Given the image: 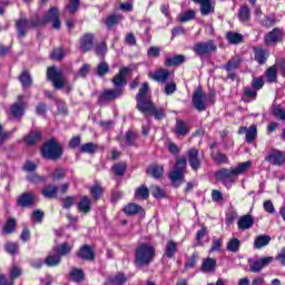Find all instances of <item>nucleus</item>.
I'll use <instances>...</instances> for the list:
<instances>
[{
    "instance_id": "aec40b11",
    "label": "nucleus",
    "mask_w": 285,
    "mask_h": 285,
    "mask_svg": "<svg viewBox=\"0 0 285 285\" xmlns=\"http://www.w3.org/2000/svg\"><path fill=\"white\" fill-rule=\"evenodd\" d=\"M76 255L79 257V259L85 262H95V252L89 245H83L80 247Z\"/></svg>"
},
{
    "instance_id": "e433bc0d",
    "label": "nucleus",
    "mask_w": 285,
    "mask_h": 285,
    "mask_svg": "<svg viewBox=\"0 0 285 285\" xmlns=\"http://www.w3.org/2000/svg\"><path fill=\"white\" fill-rule=\"evenodd\" d=\"M176 253H177V243H175L174 240H169L165 248V257H168V259H173Z\"/></svg>"
},
{
    "instance_id": "2f4dec72",
    "label": "nucleus",
    "mask_w": 285,
    "mask_h": 285,
    "mask_svg": "<svg viewBox=\"0 0 285 285\" xmlns=\"http://www.w3.org/2000/svg\"><path fill=\"white\" fill-rule=\"evenodd\" d=\"M53 250L59 257H63L66 255H69V253L72 250V245H70L69 243H62L56 246Z\"/></svg>"
},
{
    "instance_id": "20e7f679",
    "label": "nucleus",
    "mask_w": 285,
    "mask_h": 285,
    "mask_svg": "<svg viewBox=\"0 0 285 285\" xmlns=\"http://www.w3.org/2000/svg\"><path fill=\"white\" fill-rule=\"evenodd\" d=\"M41 153L45 159H51L52 161H57V159H61L63 155V148H61V144H59L57 139L51 138L50 140L45 142Z\"/></svg>"
},
{
    "instance_id": "4c0bfd02",
    "label": "nucleus",
    "mask_w": 285,
    "mask_h": 285,
    "mask_svg": "<svg viewBox=\"0 0 285 285\" xmlns=\"http://www.w3.org/2000/svg\"><path fill=\"white\" fill-rule=\"evenodd\" d=\"M252 166H253V161L250 160L238 164V166L234 168L236 176L239 177V175H244V173H248Z\"/></svg>"
},
{
    "instance_id": "de8ad7c7",
    "label": "nucleus",
    "mask_w": 285,
    "mask_h": 285,
    "mask_svg": "<svg viewBox=\"0 0 285 285\" xmlns=\"http://www.w3.org/2000/svg\"><path fill=\"white\" fill-rule=\"evenodd\" d=\"M97 149H98V146L95 142H87L80 147V153L95 155V153H97Z\"/></svg>"
},
{
    "instance_id": "2eb2a0df",
    "label": "nucleus",
    "mask_w": 285,
    "mask_h": 285,
    "mask_svg": "<svg viewBox=\"0 0 285 285\" xmlns=\"http://www.w3.org/2000/svg\"><path fill=\"white\" fill-rule=\"evenodd\" d=\"M265 161H268L272 166H284L285 154L279 150H273L265 157Z\"/></svg>"
},
{
    "instance_id": "f3484780",
    "label": "nucleus",
    "mask_w": 285,
    "mask_h": 285,
    "mask_svg": "<svg viewBox=\"0 0 285 285\" xmlns=\"http://www.w3.org/2000/svg\"><path fill=\"white\" fill-rule=\"evenodd\" d=\"M238 135H246L245 140L247 144H253L257 137V125H252L249 128L240 127L238 129Z\"/></svg>"
},
{
    "instance_id": "5701e85b",
    "label": "nucleus",
    "mask_w": 285,
    "mask_h": 285,
    "mask_svg": "<svg viewBox=\"0 0 285 285\" xmlns=\"http://www.w3.org/2000/svg\"><path fill=\"white\" fill-rule=\"evenodd\" d=\"M213 0H203L196 3L200 4V14L203 17H208V14H213L215 12V4L212 2Z\"/></svg>"
},
{
    "instance_id": "412c9836",
    "label": "nucleus",
    "mask_w": 285,
    "mask_h": 285,
    "mask_svg": "<svg viewBox=\"0 0 285 285\" xmlns=\"http://www.w3.org/2000/svg\"><path fill=\"white\" fill-rule=\"evenodd\" d=\"M253 224H255V218L248 214L242 216L237 222L239 230H248L249 228H253Z\"/></svg>"
},
{
    "instance_id": "338daca9",
    "label": "nucleus",
    "mask_w": 285,
    "mask_h": 285,
    "mask_svg": "<svg viewBox=\"0 0 285 285\" xmlns=\"http://www.w3.org/2000/svg\"><path fill=\"white\" fill-rule=\"evenodd\" d=\"M4 248L9 255H17L19 253V244L17 243H7Z\"/></svg>"
},
{
    "instance_id": "f03ea898",
    "label": "nucleus",
    "mask_w": 285,
    "mask_h": 285,
    "mask_svg": "<svg viewBox=\"0 0 285 285\" xmlns=\"http://www.w3.org/2000/svg\"><path fill=\"white\" fill-rule=\"evenodd\" d=\"M47 79L51 81L56 90H61V88H65L66 92H70V90H72V85L68 82V79H66L63 72H61V70L57 69L56 67L48 68Z\"/></svg>"
},
{
    "instance_id": "c9c22d12",
    "label": "nucleus",
    "mask_w": 285,
    "mask_h": 285,
    "mask_svg": "<svg viewBox=\"0 0 285 285\" xmlns=\"http://www.w3.org/2000/svg\"><path fill=\"white\" fill-rule=\"evenodd\" d=\"M150 197V189L146 187V185H141L140 187L136 188L135 190V198L136 199H148Z\"/></svg>"
},
{
    "instance_id": "ea45409f",
    "label": "nucleus",
    "mask_w": 285,
    "mask_h": 285,
    "mask_svg": "<svg viewBox=\"0 0 285 285\" xmlns=\"http://www.w3.org/2000/svg\"><path fill=\"white\" fill-rule=\"evenodd\" d=\"M147 173L151 175L155 179H159L164 175V167L159 165H154L147 169Z\"/></svg>"
},
{
    "instance_id": "c03bdc74",
    "label": "nucleus",
    "mask_w": 285,
    "mask_h": 285,
    "mask_svg": "<svg viewBox=\"0 0 285 285\" xmlns=\"http://www.w3.org/2000/svg\"><path fill=\"white\" fill-rule=\"evenodd\" d=\"M176 132L177 135H180L181 137H186L188 135V126L184 120H177L176 121Z\"/></svg>"
},
{
    "instance_id": "6e6d98bb",
    "label": "nucleus",
    "mask_w": 285,
    "mask_h": 285,
    "mask_svg": "<svg viewBox=\"0 0 285 285\" xmlns=\"http://www.w3.org/2000/svg\"><path fill=\"white\" fill-rule=\"evenodd\" d=\"M150 193L153 197H155V199H164V197H166V193L164 191V189H161V187L157 185L150 187Z\"/></svg>"
},
{
    "instance_id": "c756f323",
    "label": "nucleus",
    "mask_w": 285,
    "mask_h": 285,
    "mask_svg": "<svg viewBox=\"0 0 285 285\" xmlns=\"http://www.w3.org/2000/svg\"><path fill=\"white\" fill-rule=\"evenodd\" d=\"M124 213L129 216L139 215L144 213V208L135 203H130L124 208Z\"/></svg>"
},
{
    "instance_id": "4be33fe9",
    "label": "nucleus",
    "mask_w": 285,
    "mask_h": 285,
    "mask_svg": "<svg viewBox=\"0 0 285 285\" xmlns=\"http://www.w3.org/2000/svg\"><path fill=\"white\" fill-rule=\"evenodd\" d=\"M186 61V56L184 55H176L174 57H166L165 59V66L167 68H174L177 66H181Z\"/></svg>"
},
{
    "instance_id": "f8f14e48",
    "label": "nucleus",
    "mask_w": 285,
    "mask_h": 285,
    "mask_svg": "<svg viewBox=\"0 0 285 285\" xmlns=\"http://www.w3.org/2000/svg\"><path fill=\"white\" fill-rule=\"evenodd\" d=\"M149 79L153 81H157L158 83H166L168 79H170V71L168 69H156L155 71H150L148 73Z\"/></svg>"
},
{
    "instance_id": "a878e982",
    "label": "nucleus",
    "mask_w": 285,
    "mask_h": 285,
    "mask_svg": "<svg viewBox=\"0 0 285 285\" xmlns=\"http://www.w3.org/2000/svg\"><path fill=\"white\" fill-rule=\"evenodd\" d=\"M78 210H80V213H83L85 215H88V213L92 210V202L90 200V198H88V196H85L80 199V202L78 203Z\"/></svg>"
},
{
    "instance_id": "5fc2aeb1",
    "label": "nucleus",
    "mask_w": 285,
    "mask_h": 285,
    "mask_svg": "<svg viewBox=\"0 0 285 285\" xmlns=\"http://www.w3.org/2000/svg\"><path fill=\"white\" fill-rule=\"evenodd\" d=\"M186 164H187L186 157L177 158L176 164L174 166V170L183 174L186 173Z\"/></svg>"
},
{
    "instance_id": "e2e57ef3",
    "label": "nucleus",
    "mask_w": 285,
    "mask_h": 285,
    "mask_svg": "<svg viewBox=\"0 0 285 285\" xmlns=\"http://www.w3.org/2000/svg\"><path fill=\"white\" fill-rule=\"evenodd\" d=\"M266 77H267V81H269V83L277 81V69H275V67H269L266 70Z\"/></svg>"
},
{
    "instance_id": "0eeeda50",
    "label": "nucleus",
    "mask_w": 285,
    "mask_h": 285,
    "mask_svg": "<svg viewBox=\"0 0 285 285\" xmlns=\"http://www.w3.org/2000/svg\"><path fill=\"white\" fill-rule=\"evenodd\" d=\"M284 38V31L279 28H274L272 31L264 36V43L267 47L277 46Z\"/></svg>"
},
{
    "instance_id": "423d86ee",
    "label": "nucleus",
    "mask_w": 285,
    "mask_h": 285,
    "mask_svg": "<svg viewBox=\"0 0 285 285\" xmlns=\"http://www.w3.org/2000/svg\"><path fill=\"white\" fill-rule=\"evenodd\" d=\"M60 17L59 9H57V7H51L43 16L45 23H52V28L59 30L61 28Z\"/></svg>"
},
{
    "instance_id": "f704fd0d",
    "label": "nucleus",
    "mask_w": 285,
    "mask_h": 285,
    "mask_svg": "<svg viewBox=\"0 0 285 285\" xmlns=\"http://www.w3.org/2000/svg\"><path fill=\"white\" fill-rule=\"evenodd\" d=\"M255 52V61H257V63L263 65L266 63V59H268V51L262 49V48H255L254 49Z\"/></svg>"
},
{
    "instance_id": "cd10ccee",
    "label": "nucleus",
    "mask_w": 285,
    "mask_h": 285,
    "mask_svg": "<svg viewBox=\"0 0 285 285\" xmlns=\"http://www.w3.org/2000/svg\"><path fill=\"white\" fill-rule=\"evenodd\" d=\"M268 244H271V236L259 235V236H256V238L254 240V248L259 250V249L268 246Z\"/></svg>"
},
{
    "instance_id": "8fccbe9b",
    "label": "nucleus",
    "mask_w": 285,
    "mask_h": 285,
    "mask_svg": "<svg viewBox=\"0 0 285 285\" xmlns=\"http://www.w3.org/2000/svg\"><path fill=\"white\" fill-rule=\"evenodd\" d=\"M238 19L243 23L248 21L250 19V9L246 6L240 7L239 12H238Z\"/></svg>"
},
{
    "instance_id": "680f3d73",
    "label": "nucleus",
    "mask_w": 285,
    "mask_h": 285,
    "mask_svg": "<svg viewBox=\"0 0 285 285\" xmlns=\"http://www.w3.org/2000/svg\"><path fill=\"white\" fill-rule=\"evenodd\" d=\"M50 57L53 61H61V59L66 57V51H63L61 48L55 49Z\"/></svg>"
},
{
    "instance_id": "58836bf2",
    "label": "nucleus",
    "mask_w": 285,
    "mask_h": 285,
    "mask_svg": "<svg viewBox=\"0 0 285 285\" xmlns=\"http://www.w3.org/2000/svg\"><path fill=\"white\" fill-rule=\"evenodd\" d=\"M125 282H127L126 275L118 274L116 276L109 277L105 285H124Z\"/></svg>"
},
{
    "instance_id": "7c9ffc66",
    "label": "nucleus",
    "mask_w": 285,
    "mask_h": 285,
    "mask_svg": "<svg viewBox=\"0 0 285 285\" xmlns=\"http://www.w3.org/2000/svg\"><path fill=\"white\" fill-rule=\"evenodd\" d=\"M24 141L27 146H35V144L41 141V132L40 131H30L26 137Z\"/></svg>"
},
{
    "instance_id": "0e129e2a",
    "label": "nucleus",
    "mask_w": 285,
    "mask_h": 285,
    "mask_svg": "<svg viewBox=\"0 0 285 285\" xmlns=\"http://www.w3.org/2000/svg\"><path fill=\"white\" fill-rule=\"evenodd\" d=\"M208 234L206 227H202L197 233H196V242L194 244V246H202V239H204V237H206V235Z\"/></svg>"
},
{
    "instance_id": "a19ab883",
    "label": "nucleus",
    "mask_w": 285,
    "mask_h": 285,
    "mask_svg": "<svg viewBox=\"0 0 285 285\" xmlns=\"http://www.w3.org/2000/svg\"><path fill=\"white\" fill-rule=\"evenodd\" d=\"M147 112H150L151 115H154L155 119H164V117L166 116V114L164 112V109H157L154 102H151V108L145 110V112L142 114L147 115Z\"/></svg>"
},
{
    "instance_id": "9d476101",
    "label": "nucleus",
    "mask_w": 285,
    "mask_h": 285,
    "mask_svg": "<svg viewBox=\"0 0 285 285\" xmlns=\"http://www.w3.org/2000/svg\"><path fill=\"white\" fill-rule=\"evenodd\" d=\"M124 95V88L119 89H107L98 98L99 104H106V101H115Z\"/></svg>"
},
{
    "instance_id": "c85d7f7f",
    "label": "nucleus",
    "mask_w": 285,
    "mask_h": 285,
    "mask_svg": "<svg viewBox=\"0 0 285 285\" xmlns=\"http://www.w3.org/2000/svg\"><path fill=\"white\" fill-rule=\"evenodd\" d=\"M169 179L176 188H179L184 184V174L181 171H176L175 169L169 173Z\"/></svg>"
},
{
    "instance_id": "f257e3e1",
    "label": "nucleus",
    "mask_w": 285,
    "mask_h": 285,
    "mask_svg": "<svg viewBox=\"0 0 285 285\" xmlns=\"http://www.w3.org/2000/svg\"><path fill=\"white\" fill-rule=\"evenodd\" d=\"M157 255V250L155 247L148 243H141L135 249V266H150L153 262H155V256Z\"/></svg>"
},
{
    "instance_id": "bb28decb",
    "label": "nucleus",
    "mask_w": 285,
    "mask_h": 285,
    "mask_svg": "<svg viewBox=\"0 0 285 285\" xmlns=\"http://www.w3.org/2000/svg\"><path fill=\"white\" fill-rule=\"evenodd\" d=\"M41 193L46 199H57L59 187L55 185H47Z\"/></svg>"
},
{
    "instance_id": "49530a36",
    "label": "nucleus",
    "mask_w": 285,
    "mask_h": 285,
    "mask_svg": "<svg viewBox=\"0 0 285 285\" xmlns=\"http://www.w3.org/2000/svg\"><path fill=\"white\" fill-rule=\"evenodd\" d=\"M239 246H242V242L238 238H232L227 243V250H229V253H238Z\"/></svg>"
},
{
    "instance_id": "dca6fc26",
    "label": "nucleus",
    "mask_w": 285,
    "mask_h": 285,
    "mask_svg": "<svg viewBox=\"0 0 285 285\" xmlns=\"http://www.w3.org/2000/svg\"><path fill=\"white\" fill-rule=\"evenodd\" d=\"M95 47V35L92 33H85L80 38V50L81 52H90Z\"/></svg>"
},
{
    "instance_id": "39448f33",
    "label": "nucleus",
    "mask_w": 285,
    "mask_h": 285,
    "mask_svg": "<svg viewBox=\"0 0 285 285\" xmlns=\"http://www.w3.org/2000/svg\"><path fill=\"white\" fill-rule=\"evenodd\" d=\"M216 50H217V42H215V40L197 42L194 46V52L198 57H210V55H213V52H215Z\"/></svg>"
},
{
    "instance_id": "603ef678",
    "label": "nucleus",
    "mask_w": 285,
    "mask_h": 285,
    "mask_svg": "<svg viewBox=\"0 0 285 285\" xmlns=\"http://www.w3.org/2000/svg\"><path fill=\"white\" fill-rule=\"evenodd\" d=\"M14 228H17V219L9 218L3 226V232L7 235H10V234L14 233Z\"/></svg>"
},
{
    "instance_id": "6e6552de",
    "label": "nucleus",
    "mask_w": 285,
    "mask_h": 285,
    "mask_svg": "<svg viewBox=\"0 0 285 285\" xmlns=\"http://www.w3.org/2000/svg\"><path fill=\"white\" fill-rule=\"evenodd\" d=\"M193 106L198 110V112H204L206 110V101H208V96L202 89H197L193 95Z\"/></svg>"
},
{
    "instance_id": "7ed1b4c3",
    "label": "nucleus",
    "mask_w": 285,
    "mask_h": 285,
    "mask_svg": "<svg viewBox=\"0 0 285 285\" xmlns=\"http://www.w3.org/2000/svg\"><path fill=\"white\" fill-rule=\"evenodd\" d=\"M150 86L148 82H144L139 91L136 96V108L139 112H146V110H150L153 108V100L150 99Z\"/></svg>"
},
{
    "instance_id": "052dcab7",
    "label": "nucleus",
    "mask_w": 285,
    "mask_h": 285,
    "mask_svg": "<svg viewBox=\"0 0 285 285\" xmlns=\"http://www.w3.org/2000/svg\"><path fill=\"white\" fill-rule=\"evenodd\" d=\"M71 279L73 282H83V271L79 268H73L70 273Z\"/></svg>"
},
{
    "instance_id": "4468645a",
    "label": "nucleus",
    "mask_w": 285,
    "mask_h": 285,
    "mask_svg": "<svg viewBox=\"0 0 285 285\" xmlns=\"http://www.w3.org/2000/svg\"><path fill=\"white\" fill-rule=\"evenodd\" d=\"M275 258L273 256L262 257L249 266V271L250 273H261V271H263L265 266L273 264Z\"/></svg>"
},
{
    "instance_id": "79ce46f5",
    "label": "nucleus",
    "mask_w": 285,
    "mask_h": 285,
    "mask_svg": "<svg viewBox=\"0 0 285 285\" xmlns=\"http://www.w3.org/2000/svg\"><path fill=\"white\" fill-rule=\"evenodd\" d=\"M240 63L242 59L239 57H234L226 63L224 68L227 70V72H230L232 70H237Z\"/></svg>"
},
{
    "instance_id": "09e8293b",
    "label": "nucleus",
    "mask_w": 285,
    "mask_h": 285,
    "mask_svg": "<svg viewBox=\"0 0 285 285\" xmlns=\"http://www.w3.org/2000/svg\"><path fill=\"white\" fill-rule=\"evenodd\" d=\"M227 41L234 45L242 43V41H244V36H242V33L229 31L227 33Z\"/></svg>"
},
{
    "instance_id": "a211bd4d",
    "label": "nucleus",
    "mask_w": 285,
    "mask_h": 285,
    "mask_svg": "<svg viewBox=\"0 0 285 285\" xmlns=\"http://www.w3.org/2000/svg\"><path fill=\"white\" fill-rule=\"evenodd\" d=\"M35 204V194L23 193L17 198V206L20 208H30Z\"/></svg>"
},
{
    "instance_id": "4d7b16f0",
    "label": "nucleus",
    "mask_w": 285,
    "mask_h": 285,
    "mask_svg": "<svg viewBox=\"0 0 285 285\" xmlns=\"http://www.w3.org/2000/svg\"><path fill=\"white\" fill-rule=\"evenodd\" d=\"M108 72H110V66H108V62L101 61L97 66V75H98V77H105V75H108Z\"/></svg>"
},
{
    "instance_id": "a18cd8bd",
    "label": "nucleus",
    "mask_w": 285,
    "mask_h": 285,
    "mask_svg": "<svg viewBox=\"0 0 285 285\" xmlns=\"http://www.w3.org/2000/svg\"><path fill=\"white\" fill-rule=\"evenodd\" d=\"M272 112L276 119L279 121H285V109L282 108L279 105L272 106Z\"/></svg>"
},
{
    "instance_id": "bf43d9fd",
    "label": "nucleus",
    "mask_w": 285,
    "mask_h": 285,
    "mask_svg": "<svg viewBox=\"0 0 285 285\" xmlns=\"http://www.w3.org/2000/svg\"><path fill=\"white\" fill-rule=\"evenodd\" d=\"M50 177L53 181H59L66 177V169L57 168L55 171L50 174Z\"/></svg>"
},
{
    "instance_id": "6ab92c4d",
    "label": "nucleus",
    "mask_w": 285,
    "mask_h": 285,
    "mask_svg": "<svg viewBox=\"0 0 285 285\" xmlns=\"http://www.w3.org/2000/svg\"><path fill=\"white\" fill-rule=\"evenodd\" d=\"M217 178L225 181V184L226 181H230V184H233L237 179V173L235 171V168H223L217 173Z\"/></svg>"
},
{
    "instance_id": "13d9d810",
    "label": "nucleus",
    "mask_w": 285,
    "mask_h": 285,
    "mask_svg": "<svg viewBox=\"0 0 285 285\" xmlns=\"http://www.w3.org/2000/svg\"><path fill=\"white\" fill-rule=\"evenodd\" d=\"M195 14H196V12H195V10H193V9H190V10L184 12V13L180 14V17H179L180 23H186V22H188V21H193V19L195 18Z\"/></svg>"
},
{
    "instance_id": "393cba45",
    "label": "nucleus",
    "mask_w": 285,
    "mask_h": 285,
    "mask_svg": "<svg viewBox=\"0 0 285 285\" xmlns=\"http://www.w3.org/2000/svg\"><path fill=\"white\" fill-rule=\"evenodd\" d=\"M16 28L19 39H23V37H26V32H28V28H30V22L26 18H22L17 21Z\"/></svg>"
},
{
    "instance_id": "774afa93",
    "label": "nucleus",
    "mask_w": 285,
    "mask_h": 285,
    "mask_svg": "<svg viewBox=\"0 0 285 285\" xmlns=\"http://www.w3.org/2000/svg\"><path fill=\"white\" fill-rule=\"evenodd\" d=\"M135 139H137V135L132 131H127L125 136V146H135Z\"/></svg>"
},
{
    "instance_id": "864d4df0",
    "label": "nucleus",
    "mask_w": 285,
    "mask_h": 285,
    "mask_svg": "<svg viewBox=\"0 0 285 285\" xmlns=\"http://www.w3.org/2000/svg\"><path fill=\"white\" fill-rule=\"evenodd\" d=\"M30 28H41V26H46L45 18H39V14H35L29 20Z\"/></svg>"
},
{
    "instance_id": "ddd939ff",
    "label": "nucleus",
    "mask_w": 285,
    "mask_h": 285,
    "mask_svg": "<svg viewBox=\"0 0 285 285\" xmlns=\"http://www.w3.org/2000/svg\"><path fill=\"white\" fill-rule=\"evenodd\" d=\"M187 159L191 170H199L202 168V160L199 159V150L191 148L187 151Z\"/></svg>"
},
{
    "instance_id": "b1692460",
    "label": "nucleus",
    "mask_w": 285,
    "mask_h": 285,
    "mask_svg": "<svg viewBox=\"0 0 285 285\" xmlns=\"http://www.w3.org/2000/svg\"><path fill=\"white\" fill-rule=\"evenodd\" d=\"M120 21H124V16L119 13H112L107 17L105 26L108 28V30H112L115 26H119Z\"/></svg>"
},
{
    "instance_id": "9b49d317",
    "label": "nucleus",
    "mask_w": 285,
    "mask_h": 285,
    "mask_svg": "<svg viewBox=\"0 0 285 285\" xmlns=\"http://www.w3.org/2000/svg\"><path fill=\"white\" fill-rule=\"evenodd\" d=\"M132 72V69L128 67H122L119 69V72L115 75L111 82L114 83L115 88H124L126 86V77Z\"/></svg>"
},
{
    "instance_id": "69168bd1",
    "label": "nucleus",
    "mask_w": 285,
    "mask_h": 285,
    "mask_svg": "<svg viewBox=\"0 0 285 285\" xmlns=\"http://www.w3.org/2000/svg\"><path fill=\"white\" fill-rule=\"evenodd\" d=\"M212 158L214 159L215 164H227L228 157L225 154L218 151L217 154H213Z\"/></svg>"
},
{
    "instance_id": "473e14b6",
    "label": "nucleus",
    "mask_w": 285,
    "mask_h": 285,
    "mask_svg": "<svg viewBox=\"0 0 285 285\" xmlns=\"http://www.w3.org/2000/svg\"><path fill=\"white\" fill-rule=\"evenodd\" d=\"M19 81L23 89L30 88V86H32V76H30L28 70H23L19 76Z\"/></svg>"
},
{
    "instance_id": "3c124183",
    "label": "nucleus",
    "mask_w": 285,
    "mask_h": 285,
    "mask_svg": "<svg viewBox=\"0 0 285 285\" xmlns=\"http://www.w3.org/2000/svg\"><path fill=\"white\" fill-rule=\"evenodd\" d=\"M45 264L49 267L59 266V264H61V257L58 255H49L45 259Z\"/></svg>"
},
{
    "instance_id": "72a5a7b5",
    "label": "nucleus",
    "mask_w": 285,
    "mask_h": 285,
    "mask_svg": "<svg viewBox=\"0 0 285 285\" xmlns=\"http://www.w3.org/2000/svg\"><path fill=\"white\" fill-rule=\"evenodd\" d=\"M217 268V261L215 258H207L203 262V273H213Z\"/></svg>"
},
{
    "instance_id": "1a4fd4ad",
    "label": "nucleus",
    "mask_w": 285,
    "mask_h": 285,
    "mask_svg": "<svg viewBox=\"0 0 285 285\" xmlns=\"http://www.w3.org/2000/svg\"><path fill=\"white\" fill-rule=\"evenodd\" d=\"M26 96L19 95L17 97V101L11 106V115L16 119L19 117H23V114L26 112Z\"/></svg>"
},
{
    "instance_id": "37998d69",
    "label": "nucleus",
    "mask_w": 285,
    "mask_h": 285,
    "mask_svg": "<svg viewBox=\"0 0 285 285\" xmlns=\"http://www.w3.org/2000/svg\"><path fill=\"white\" fill-rule=\"evenodd\" d=\"M126 168H128V165L126 163H118L112 166L111 170L117 177H124L126 174Z\"/></svg>"
}]
</instances>
